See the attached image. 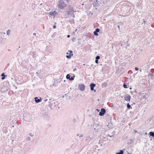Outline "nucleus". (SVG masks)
I'll list each match as a JSON object with an SVG mask.
<instances>
[{"label": "nucleus", "instance_id": "7c9ffc66", "mask_svg": "<svg viewBox=\"0 0 154 154\" xmlns=\"http://www.w3.org/2000/svg\"><path fill=\"white\" fill-rule=\"evenodd\" d=\"M126 42H127V43H126L127 46H129V44H128V41H127Z\"/></svg>", "mask_w": 154, "mask_h": 154}, {"label": "nucleus", "instance_id": "58836bf2", "mask_svg": "<svg viewBox=\"0 0 154 154\" xmlns=\"http://www.w3.org/2000/svg\"><path fill=\"white\" fill-rule=\"evenodd\" d=\"M72 34L73 35H75V32H73L72 33Z\"/></svg>", "mask_w": 154, "mask_h": 154}, {"label": "nucleus", "instance_id": "4c0bfd02", "mask_svg": "<svg viewBox=\"0 0 154 154\" xmlns=\"http://www.w3.org/2000/svg\"><path fill=\"white\" fill-rule=\"evenodd\" d=\"M134 131L135 133H136V132H137V130H135Z\"/></svg>", "mask_w": 154, "mask_h": 154}, {"label": "nucleus", "instance_id": "dca6fc26", "mask_svg": "<svg viewBox=\"0 0 154 154\" xmlns=\"http://www.w3.org/2000/svg\"><path fill=\"white\" fill-rule=\"evenodd\" d=\"M71 55L72 56L73 55V54H69V55H66V57L68 59H70L71 57Z\"/></svg>", "mask_w": 154, "mask_h": 154}, {"label": "nucleus", "instance_id": "5701e85b", "mask_svg": "<svg viewBox=\"0 0 154 154\" xmlns=\"http://www.w3.org/2000/svg\"><path fill=\"white\" fill-rule=\"evenodd\" d=\"M106 85V83H104L102 85V86L103 87H105Z\"/></svg>", "mask_w": 154, "mask_h": 154}, {"label": "nucleus", "instance_id": "603ef678", "mask_svg": "<svg viewBox=\"0 0 154 154\" xmlns=\"http://www.w3.org/2000/svg\"><path fill=\"white\" fill-rule=\"evenodd\" d=\"M77 136H79V134H77Z\"/></svg>", "mask_w": 154, "mask_h": 154}, {"label": "nucleus", "instance_id": "09e8293b", "mask_svg": "<svg viewBox=\"0 0 154 154\" xmlns=\"http://www.w3.org/2000/svg\"><path fill=\"white\" fill-rule=\"evenodd\" d=\"M51 99H49V100L50 101V100H51Z\"/></svg>", "mask_w": 154, "mask_h": 154}, {"label": "nucleus", "instance_id": "ea45409f", "mask_svg": "<svg viewBox=\"0 0 154 154\" xmlns=\"http://www.w3.org/2000/svg\"><path fill=\"white\" fill-rule=\"evenodd\" d=\"M36 35V34L35 33H33V35Z\"/></svg>", "mask_w": 154, "mask_h": 154}, {"label": "nucleus", "instance_id": "473e14b6", "mask_svg": "<svg viewBox=\"0 0 154 154\" xmlns=\"http://www.w3.org/2000/svg\"><path fill=\"white\" fill-rule=\"evenodd\" d=\"M143 23H144V24H145L146 23V21L145 20H144V19H143Z\"/></svg>", "mask_w": 154, "mask_h": 154}, {"label": "nucleus", "instance_id": "49530a36", "mask_svg": "<svg viewBox=\"0 0 154 154\" xmlns=\"http://www.w3.org/2000/svg\"><path fill=\"white\" fill-rule=\"evenodd\" d=\"M77 30V29H76L75 30V32H76Z\"/></svg>", "mask_w": 154, "mask_h": 154}, {"label": "nucleus", "instance_id": "72a5a7b5", "mask_svg": "<svg viewBox=\"0 0 154 154\" xmlns=\"http://www.w3.org/2000/svg\"><path fill=\"white\" fill-rule=\"evenodd\" d=\"M56 26L55 25H54L53 26V28H54V29H55V28H56Z\"/></svg>", "mask_w": 154, "mask_h": 154}, {"label": "nucleus", "instance_id": "1a4fd4ad", "mask_svg": "<svg viewBox=\"0 0 154 154\" xmlns=\"http://www.w3.org/2000/svg\"><path fill=\"white\" fill-rule=\"evenodd\" d=\"M69 12L71 13V14H72L71 13L74 11L73 8L72 7L69 6L68 11Z\"/></svg>", "mask_w": 154, "mask_h": 154}, {"label": "nucleus", "instance_id": "cd10ccee", "mask_svg": "<svg viewBox=\"0 0 154 154\" xmlns=\"http://www.w3.org/2000/svg\"><path fill=\"white\" fill-rule=\"evenodd\" d=\"M75 40V38H73L72 39V41L73 42H74Z\"/></svg>", "mask_w": 154, "mask_h": 154}, {"label": "nucleus", "instance_id": "f03ea898", "mask_svg": "<svg viewBox=\"0 0 154 154\" xmlns=\"http://www.w3.org/2000/svg\"><path fill=\"white\" fill-rule=\"evenodd\" d=\"M123 96L125 100L126 101L129 102L130 101L131 96L129 95H128V94H125Z\"/></svg>", "mask_w": 154, "mask_h": 154}, {"label": "nucleus", "instance_id": "4be33fe9", "mask_svg": "<svg viewBox=\"0 0 154 154\" xmlns=\"http://www.w3.org/2000/svg\"><path fill=\"white\" fill-rule=\"evenodd\" d=\"M99 126H97L96 127V128H94V129L95 130H96V131H97V132H98L97 131V130H98V128H99Z\"/></svg>", "mask_w": 154, "mask_h": 154}, {"label": "nucleus", "instance_id": "2f4dec72", "mask_svg": "<svg viewBox=\"0 0 154 154\" xmlns=\"http://www.w3.org/2000/svg\"><path fill=\"white\" fill-rule=\"evenodd\" d=\"M83 136V135L82 134H81V135H80L79 136V137H80V138H81V137H82Z\"/></svg>", "mask_w": 154, "mask_h": 154}, {"label": "nucleus", "instance_id": "9b49d317", "mask_svg": "<svg viewBox=\"0 0 154 154\" xmlns=\"http://www.w3.org/2000/svg\"><path fill=\"white\" fill-rule=\"evenodd\" d=\"M105 0H99L98 1L99 3V5H102L104 3Z\"/></svg>", "mask_w": 154, "mask_h": 154}, {"label": "nucleus", "instance_id": "c9c22d12", "mask_svg": "<svg viewBox=\"0 0 154 154\" xmlns=\"http://www.w3.org/2000/svg\"><path fill=\"white\" fill-rule=\"evenodd\" d=\"M70 37V35H67V37L69 38Z\"/></svg>", "mask_w": 154, "mask_h": 154}, {"label": "nucleus", "instance_id": "b1692460", "mask_svg": "<svg viewBox=\"0 0 154 154\" xmlns=\"http://www.w3.org/2000/svg\"><path fill=\"white\" fill-rule=\"evenodd\" d=\"M123 87L125 88H128L127 87V85L125 83L123 84Z\"/></svg>", "mask_w": 154, "mask_h": 154}, {"label": "nucleus", "instance_id": "4468645a", "mask_svg": "<svg viewBox=\"0 0 154 154\" xmlns=\"http://www.w3.org/2000/svg\"><path fill=\"white\" fill-rule=\"evenodd\" d=\"M133 139H131L128 143V145H130L133 142Z\"/></svg>", "mask_w": 154, "mask_h": 154}, {"label": "nucleus", "instance_id": "4d7b16f0", "mask_svg": "<svg viewBox=\"0 0 154 154\" xmlns=\"http://www.w3.org/2000/svg\"><path fill=\"white\" fill-rule=\"evenodd\" d=\"M66 54H68V53L67 52V53H66Z\"/></svg>", "mask_w": 154, "mask_h": 154}, {"label": "nucleus", "instance_id": "39448f33", "mask_svg": "<svg viewBox=\"0 0 154 154\" xmlns=\"http://www.w3.org/2000/svg\"><path fill=\"white\" fill-rule=\"evenodd\" d=\"M96 85L95 84L93 83H91L90 85L91 90V91H94V92H96V91L94 89V88Z\"/></svg>", "mask_w": 154, "mask_h": 154}, {"label": "nucleus", "instance_id": "c03bdc74", "mask_svg": "<svg viewBox=\"0 0 154 154\" xmlns=\"http://www.w3.org/2000/svg\"><path fill=\"white\" fill-rule=\"evenodd\" d=\"M47 100H48V99H47L45 100V102L47 101Z\"/></svg>", "mask_w": 154, "mask_h": 154}, {"label": "nucleus", "instance_id": "5fc2aeb1", "mask_svg": "<svg viewBox=\"0 0 154 154\" xmlns=\"http://www.w3.org/2000/svg\"><path fill=\"white\" fill-rule=\"evenodd\" d=\"M54 103L55 104V102H54Z\"/></svg>", "mask_w": 154, "mask_h": 154}, {"label": "nucleus", "instance_id": "0eeeda50", "mask_svg": "<svg viewBox=\"0 0 154 154\" xmlns=\"http://www.w3.org/2000/svg\"><path fill=\"white\" fill-rule=\"evenodd\" d=\"M49 14L51 16L55 17L57 14V13L55 11L53 12H50L49 13Z\"/></svg>", "mask_w": 154, "mask_h": 154}, {"label": "nucleus", "instance_id": "393cba45", "mask_svg": "<svg viewBox=\"0 0 154 154\" xmlns=\"http://www.w3.org/2000/svg\"><path fill=\"white\" fill-rule=\"evenodd\" d=\"M100 58V57L99 56H97L95 57V59L96 60H98Z\"/></svg>", "mask_w": 154, "mask_h": 154}, {"label": "nucleus", "instance_id": "6ab92c4d", "mask_svg": "<svg viewBox=\"0 0 154 154\" xmlns=\"http://www.w3.org/2000/svg\"><path fill=\"white\" fill-rule=\"evenodd\" d=\"M75 77V76L74 75L72 76L71 78H70L69 80L72 81V80H73L74 79Z\"/></svg>", "mask_w": 154, "mask_h": 154}, {"label": "nucleus", "instance_id": "a211bd4d", "mask_svg": "<svg viewBox=\"0 0 154 154\" xmlns=\"http://www.w3.org/2000/svg\"><path fill=\"white\" fill-rule=\"evenodd\" d=\"M70 75L69 74H67L66 75V78L67 79H69V80L70 79Z\"/></svg>", "mask_w": 154, "mask_h": 154}, {"label": "nucleus", "instance_id": "c756f323", "mask_svg": "<svg viewBox=\"0 0 154 154\" xmlns=\"http://www.w3.org/2000/svg\"><path fill=\"white\" fill-rule=\"evenodd\" d=\"M135 69L136 70H138L139 69L138 67H135Z\"/></svg>", "mask_w": 154, "mask_h": 154}, {"label": "nucleus", "instance_id": "13d9d810", "mask_svg": "<svg viewBox=\"0 0 154 154\" xmlns=\"http://www.w3.org/2000/svg\"><path fill=\"white\" fill-rule=\"evenodd\" d=\"M85 65V64H84V65Z\"/></svg>", "mask_w": 154, "mask_h": 154}, {"label": "nucleus", "instance_id": "7ed1b4c3", "mask_svg": "<svg viewBox=\"0 0 154 154\" xmlns=\"http://www.w3.org/2000/svg\"><path fill=\"white\" fill-rule=\"evenodd\" d=\"M79 89L81 91H84L85 88V86L84 84H79L78 85Z\"/></svg>", "mask_w": 154, "mask_h": 154}, {"label": "nucleus", "instance_id": "a19ab883", "mask_svg": "<svg viewBox=\"0 0 154 154\" xmlns=\"http://www.w3.org/2000/svg\"><path fill=\"white\" fill-rule=\"evenodd\" d=\"M76 70V68H75L73 69V71H75Z\"/></svg>", "mask_w": 154, "mask_h": 154}, {"label": "nucleus", "instance_id": "aec40b11", "mask_svg": "<svg viewBox=\"0 0 154 154\" xmlns=\"http://www.w3.org/2000/svg\"><path fill=\"white\" fill-rule=\"evenodd\" d=\"M127 108L128 109H130L131 107V106L129 104V103H127Z\"/></svg>", "mask_w": 154, "mask_h": 154}, {"label": "nucleus", "instance_id": "e433bc0d", "mask_svg": "<svg viewBox=\"0 0 154 154\" xmlns=\"http://www.w3.org/2000/svg\"><path fill=\"white\" fill-rule=\"evenodd\" d=\"M108 136L110 137H112V136H113V135H112L111 136H110L109 134H108Z\"/></svg>", "mask_w": 154, "mask_h": 154}, {"label": "nucleus", "instance_id": "c85d7f7f", "mask_svg": "<svg viewBox=\"0 0 154 154\" xmlns=\"http://www.w3.org/2000/svg\"><path fill=\"white\" fill-rule=\"evenodd\" d=\"M98 60H95V62L96 63H98Z\"/></svg>", "mask_w": 154, "mask_h": 154}, {"label": "nucleus", "instance_id": "bf43d9fd", "mask_svg": "<svg viewBox=\"0 0 154 154\" xmlns=\"http://www.w3.org/2000/svg\"><path fill=\"white\" fill-rule=\"evenodd\" d=\"M51 103V104H53V103H52H52Z\"/></svg>", "mask_w": 154, "mask_h": 154}, {"label": "nucleus", "instance_id": "ddd939ff", "mask_svg": "<svg viewBox=\"0 0 154 154\" xmlns=\"http://www.w3.org/2000/svg\"><path fill=\"white\" fill-rule=\"evenodd\" d=\"M1 76L2 77V80H4V79H5V76H6L5 75L4 73H3L1 74Z\"/></svg>", "mask_w": 154, "mask_h": 154}, {"label": "nucleus", "instance_id": "f8f14e48", "mask_svg": "<svg viewBox=\"0 0 154 154\" xmlns=\"http://www.w3.org/2000/svg\"><path fill=\"white\" fill-rule=\"evenodd\" d=\"M66 14H65V16L66 17H67L69 16V15H70L71 14L69 12L67 11L66 12Z\"/></svg>", "mask_w": 154, "mask_h": 154}, {"label": "nucleus", "instance_id": "a18cd8bd", "mask_svg": "<svg viewBox=\"0 0 154 154\" xmlns=\"http://www.w3.org/2000/svg\"><path fill=\"white\" fill-rule=\"evenodd\" d=\"M118 27L119 28V29L120 27H119V25L118 26Z\"/></svg>", "mask_w": 154, "mask_h": 154}, {"label": "nucleus", "instance_id": "9d476101", "mask_svg": "<svg viewBox=\"0 0 154 154\" xmlns=\"http://www.w3.org/2000/svg\"><path fill=\"white\" fill-rule=\"evenodd\" d=\"M100 30L99 28H97L94 32V35L95 36H98V34L97 33L99 32Z\"/></svg>", "mask_w": 154, "mask_h": 154}, {"label": "nucleus", "instance_id": "f3484780", "mask_svg": "<svg viewBox=\"0 0 154 154\" xmlns=\"http://www.w3.org/2000/svg\"><path fill=\"white\" fill-rule=\"evenodd\" d=\"M149 134L150 136L154 137V133L153 132L151 131L149 133Z\"/></svg>", "mask_w": 154, "mask_h": 154}, {"label": "nucleus", "instance_id": "37998d69", "mask_svg": "<svg viewBox=\"0 0 154 154\" xmlns=\"http://www.w3.org/2000/svg\"><path fill=\"white\" fill-rule=\"evenodd\" d=\"M97 111L98 112H99L100 111V110L98 109H96Z\"/></svg>", "mask_w": 154, "mask_h": 154}, {"label": "nucleus", "instance_id": "f257e3e1", "mask_svg": "<svg viewBox=\"0 0 154 154\" xmlns=\"http://www.w3.org/2000/svg\"><path fill=\"white\" fill-rule=\"evenodd\" d=\"M69 0H60L59 2L58 8L62 9L67 6V4L69 2Z\"/></svg>", "mask_w": 154, "mask_h": 154}, {"label": "nucleus", "instance_id": "6e6552de", "mask_svg": "<svg viewBox=\"0 0 154 154\" xmlns=\"http://www.w3.org/2000/svg\"><path fill=\"white\" fill-rule=\"evenodd\" d=\"M99 3L98 0H97L96 2H94L93 3L92 5L94 7H96L98 5H99Z\"/></svg>", "mask_w": 154, "mask_h": 154}, {"label": "nucleus", "instance_id": "bb28decb", "mask_svg": "<svg viewBox=\"0 0 154 154\" xmlns=\"http://www.w3.org/2000/svg\"><path fill=\"white\" fill-rule=\"evenodd\" d=\"M29 136L31 137H32L33 136V135L31 133H29Z\"/></svg>", "mask_w": 154, "mask_h": 154}, {"label": "nucleus", "instance_id": "8fccbe9b", "mask_svg": "<svg viewBox=\"0 0 154 154\" xmlns=\"http://www.w3.org/2000/svg\"><path fill=\"white\" fill-rule=\"evenodd\" d=\"M18 48H20V46H19Z\"/></svg>", "mask_w": 154, "mask_h": 154}, {"label": "nucleus", "instance_id": "864d4df0", "mask_svg": "<svg viewBox=\"0 0 154 154\" xmlns=\"http://www.w3.org/2000/svg\"><path fill=\"white\" fill-rule=\"evenodd\" d=\"M19 16H20V14H19Z\"/></svg>", "mask_w": 154, "mask_h": 154}, {"label": "nucleus", "instance_id": "412c9836", "mask_svg": "<svg viewBox=\"0 0 154 154\" xmlns=\"http://www.w3.org/2000/svg\"><path fill=\"white\" fill-rule=\"evenodd\" d=\"M10 32H11L10 30V29L8 30L7 31V32H7V35H9L10 34Z\"/></svg>", "mask_w": 154, "mask_h": 154}, {"label": "nucleus", "instance_id": "79ce46f5", "mask_svg": "<svg viewBox=\"0 0 154 154\" xmlns=\"http://www.w3.org/2000/svg\"><path fill=\"white\" fill-rule=\"evenodd\" d=\"M69 51V52H70V53H72V51Z\"/></svg>", "mask_w": 154, "mask_h": 154}, {"label": "nucleus", "instance_id": "2eb2a0df", "mask_svg": "<svg viewBox=\"0 0 154 154\" xmlns=\"http://www.w3.org/2000/svg\"><path fill=\"white\" fill-rule=\"evenodd\" d=\"M124 153V151L122 150H120L119 152H117L116 154H123Z\"/></svg>", "mask_w": 154, "mask_h": 154}, {"label": "nucleus", "instance_id": "a878e982", "mask_svg": "<svg viewBox=\"0 0 154 154\" xmlns=\"http://www.w3.org/2000/svg\"><path fill=\"white\" fill-rule=\"evenodd\" d=\"M26 139L28 141H30L31 140V138L29 137H27L26 138Z\"/></svg>", "mask_w": 154, "mask_h": 154}, {"label": "nucleus", "instance_id": "f704fd0d", "mask_svg": "<svg viewBox=\"0 0 154 154\" xmlns=\"http://www.w3.org/2000/svg\"><path fill=\"white\" fill-rule=\"evenodd\" d=\"M150 75L151 76V77H152L153 76V75L152 74H150Z\"/></svg>", "mask_w": 154, "mask_h": 154}, {"label": "nucleus", "instance_id": "3c124183", "mask_svg": "<svg viewBox=\"0 0 154 154\" xmlns=\"http://www.w3.org/2000/svg\"><path fill=\"white\" fill-rule=\"evenodd\" d=\"M147 134V133L146 132L145 133V134Z\"/></svg>", "mask_w": 154, "mask_h": 154}, {"label": "nucleus", "instance_id": "423d86ee", "mask_svg": "<svg viewBox=\"0 0 154 154\" xmlns=\"http://www.w3.org/2000/svg\"><path fill=\"white\" fill-rule=\"evenodd\" d=\"M35 101L36 103H38L41 101L42 100L41 97H40L39 99H38V97H36L34 98Z\"/></svg>", "mask_w": 154, "mask_h": 154}, {"label": "nucleus", "instance_id": "de8ad7c7", "mask_svg": "<svg viewBox=\"0 0 154 154\" xmlns=\"http://www.w3.org/2000/svg\"><path fill=\"white\" fill-rule=\"evenodd\" d=\"M132 89V88L131 87H130V89Z\"/></svg>", "mask_w": 154, "mask_h": 154}, {"label": "nucleus", "instance_id": "6e6d98bb", "mask_svg": "<svg viewBox=\"0 0 154 154\" xmlns=\"http://www.w3.org/2000/svg\"><path fill=\"white\" fill-rule=\"evenodd\" d=\"M73 17H74V15H73Z\"/></svg>", "mask_w": 154, "mask_h": 154}, {"label": "nucleus", "instance_id": "20e7f679", "mask_svg": "<svg viewBox=\"0 0 154 154\" xmlns=\"http://www.w3.org/2000/svg\"><path fill=\"white\" fill-rule=\"evenodd\" d=\"M106 112V110L104 108H101V111L99 113V115L100 116H102L104 115L105 113Z\"/></svg>", "mask_w": 154, "mask_h": 154}]
</instances>
